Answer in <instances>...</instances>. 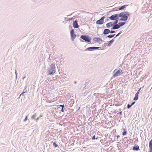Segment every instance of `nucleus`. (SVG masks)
<instances>
[{"label":"nucleus","instance_id":"f03ea898","mask_svg":"<svg viewBox=\"0 0 152 152\" xmlns=\"http://www.w3.org/2000/svg\"><path fill=\"white\" fill-rule=\"evenodd\" d=\"M130 15V13L128 12H121L119 14V17L125 19L124 21L127 20L128 16Z\"/></svg>","mask_w":152,"mask_h":152},{"label":"nucleus","instance_id":"c756f323","mask_svg":"<svg viewBox=\"0 0 152 152\" xmlns=\"http://www.w3.org/2000/svg\"><path fill=\"white\" fill-rule=\"evenodd\" d=\"M115 31L111 30V31H110V33L111 34H113L114 33H115Z\"/></svg>","mask_w":152,"mask_h":152},{"label":"nucleus","instance_id":"6e6552de","mask_svg":"<svg viewBox=\"0 0 152 152\" xmlns=\"http://www.w3.org/2000/svg\"><path fill=\"white\" fill-rule=\"evenodd\" d=\"M73 25L74 28H77L79 27L77 22L76 20H75L73 22Z\"/></svg>","mask_w":152,"mask_h":152},{"label":"nucleus","instance_id":"dca6fc26","mask_svg":"<svg viewBox=\"0 0 152 152\" xmlns=\"http://www.w3.org/2000/svg\"><path fill=\"white\" fill-rule=\"evenodd\" d=\"M71 35V37L72 40V41H73L74 39L76 38V35L75 34H73L72 35Z\"/></svg>","mask_w":152,"mask_h":152},{"label":"nucleus","instance_id":"c03bdc74","mask_svg":"<svg viewBox=\"0 0 152 152\" xmlns=\"http://www.w3.org/2000/svg\"><path fill=\"white\" fill-rule=\"evenodd\" d=\"M74 83L75 84H76V81H75Z\"/></svg>","mask_w":152,"mask_h":152},{"label":"nucleus","instance_id":"a211bd4d","mask_svg":"<svg viewBox=\"0 0 152 152\" xmlns=\"http://www.w3.org/2000/svg\"><path fill=\"white\" fill-rule=\"evenodd\" d=\"M125 23V22H121L119 23H118V24H119V26H120V27L121 26H123L124 25Z\"/></svg>","mask_w":152,"mask_h":152},{"label":"nucleus","instance_id":"7ed1b4c3","mask_svg":"<svg viewBox=\"0 0 152 152\" xmlns=\"http://www.w3.org/2000/svg\"><path fill=\"white\" fill-rule=\"evenodd\" d=\"M80 38L84 40L86 42H89L91 40V38L88 36L86 35H82L80 37Z\"/></svg>","mask_w":152,"mask_h":152},{"label":"nucleus","instance_id":"e433bc0d","mask_svg":"<svg viewBox=\"0 0 152 152\" xmlns=\"http://www.w3.org/2000/svg\"><path fill=\"white\" fill-rule=\"evenodd\" d=\"M120 137V136L119 135H117V138L118 139V138Z\"/></svg>","mask_w":152,"mask_h":152},{"label":"nucleus","instance_id":"412c9836","mask_svg":"<svg viewBox=\"0 0 152 152\" xmlns=\"http://www.w3.org/2000/svg\"><path fill=\"white\" fill-rule=\"evenodd\" d=\"M115 20L113 23V24H117V23L118 22V20Z\"/></svg>","mask_w":152,"mask_h":152},{"label":"nucleus","instance_id":"4468645a","mask_svg":"<svg viewBox=\"0 0 152 152\" xmlns=\"http://www.w3.org/2000/svg\"><path fill=\"white\" fill-rule=\"evenodd\" d=\"M133 149L134 151H138L139 149V146L138 145H134L133 147Z\"/></svg>","mask_w":152,"mask_h":152},{"label":"nucleus","instance_id":"f704fd0d","mask_svg":"<svg viewBox=\"0 0 152 152\" xmlns=\"http://www.w3.org/2000/svg\"><path fill=\"white\" fill-rule=\"evenodd\" d=\"M64 108H61V111L62 112H64Z\"/></svg>","mask_w":152,"mask_h":152},{"label":"nucleus","instance_id":"ddd939ff","mask_svg":"<svg viewBox=\"0 0 152 152\" xmlns=\"http://www.w3.org/2000/svg\"><path fill=\"white\" fill-rule=\"evenodd\" d=\"M94 41H96L97 42H98L99 41H104L102 40L101 38L99 37H95L94 38Z\"/></svg>","mask_w":152,"mask_h":152},{"label":"nucleus","instance_id":"f3484780","mask_svg":"<svg viewBox=\"0 0 152 152\" xmlns=\"http://www.w3.org/2000/svg\"><path fill=\"white\" fill-rule=\"evenodd\" d=\"M138 98V95L135 94V97L133 98V100L134 101L137 100Z\"/></svg>","mask_w":152,"mask_h":152},{"label":"nucleus","instance_id":"72a5a7b5","mask_svg":"<svg viewBox=\"0 0 152 152\" xmlns=\"http://www.w3.org/2000/svg\"><path fill=\"white\" fill-rule=\"evenodd\" d=\"M135 103V102H134L132 103L131 104V105L132 106L133 105H134Z\"/></svg>","mask_w":152,"mask_h":152},{"label":"nucleus","instance_id":"0eeeda50","mask_svg":"<svg viewBox=\"0 0 152 152\" xmlns=\"http://www.w3.org/2000/svg\"><path fill=\"white\" fill-rule=\"evenodd\" d=\"M99 47H89L86 48L85 50H93L96 49H98Z\"/></svg>","mask_w":152,"mask_h":152},{"label":"nucleus","instance_id":"c9c22d12","mask_svg":"<svg viewBox=\"0 0 152 152\" xmlns=\"http://www.w3.org/2000/svg\"><path fill=\"white\" fill-rule=\"evenodd\" d=\"M24 92L22 93L20 95V96H21V95H23L24 94Z\"/></svg>","mask_w":152,"mask_h":152},{"label":"nucleus","instance_id":"f8f14e48","mask_svg":"<svg viewBox=\"0 0 152 152\" xmlns=\"http://www.w3.org/2000/svg\"><path fill=\"white\" fill-rule=\"evenodd\" d=\"M113 23H112V22H110L107 23L106 25V26L107 28H110V26H113Z\"/></svg>","mask_w":152,"mask_h":152},{"label":"nucleus","instance_id":"37998d69","mask_svg":"<svg viewBox=\"0 0 152 152\" xmlns=\"http://www.w3.org/2000/svg\"><path fill=\"white\" fill-rule=\"evenodd\" d=\"M80 40L81 42H83V41L81 40L80 39Z\"/></svg>","mask_w":152,"mask_h":152},{"label":"nucleus","instance_id":"423d86ee","mask_svg":"<svg viewBox=\"0 0 152 152\" xmlns=\"http://www.w3.org/2000/svg\"><path fill=\"white\" fill-rule=\"evenodd\" d=\"M105 18L104 16L102 17L100 19L97 20L96 22V24L99 25H102L104 22V20Z\"/></svg>","mask_w":152,"mask_h":152},{"label":"nucleus","instance_id":"20e7f679","mask_svg":"<svg viewBox=\"0 0 152 152\" xmlns=\"http://www.w3.org/2000/svg\"><path fill=\"white\" fill-rule=\"evenodd\" d=\"M119 17V14H116L112 15L109 17V18L112 20H117Z\"/></svg>","mask_w":152,"mask_h":152},{"label":"nucleus","instance_id":"39448f33","mask_svg":"<svg viewBox=\"0 0 152 152\" xmlns=\"http://www.w3.org/2000/svg\"><path fill=\"white\" fill-rule=\"evenodd\" d=\"M122 72L121 70H115L113 72V76L114 77H116L120 75V73Z\"/></svg>","mask_w":152,"mask_h":152},{"label":"nucleus","instance_id":"f257e3e1","mask_svg":"<svg viewBox=\"0 0 152 152\" xmlns=\"http://www.w3.org/2000/svg\"><path fill=\"white\" fill-rule=\"evenodd\" d=\"M56 71L55 64L52 63L48 69L47 72L48 73V74L53 75L55 73Z\"/></svg>","mask_w":152,"mask_h":152},{"label":"nucleus","instance_id":"b1692460","mask_svg":"<svg viewBox=\"0 0 152 152\" xmlns=\"http://www.w3.org/2000/svg\"><path fill=\"white\" fill-rule=\"evenodd\" d=\"M132 106V105H130L129 104H128L127 105V108L128 109H129Z\"/></svg>","mask_w":152,"mask_h":152},{"label":"nucleus","instance_id":"79ce46f5","mask_svg":"<svg viewBox=\"0 0 152 152\" xmlns=\"http://www.w3.org/2000/svg\"><path fill=\"white\" fill-rule=\"evenodd\" d=\"M72 18H71L69 19V20H72Z\"/></svg>","mask_w":152,"mask_h":152},{"label":"nucleus","instance_id":"7c9ffc66","mask_svg":"<svg viewBox=\"0 0 152 152\" xmlns=\"http://www.w3.org/2000/svg\"><path fill=\"white\" fill-rule=\"evenodd\" d=\"M27 120V117L26 116V117L25 118V119H24V121H26Z\"/></svg>","mask_w":152,"mask_h":152},{"label":"nucleus","instance_id":"2f4dec72","mask_svg":"<svg viewBox=\"0 0 152 152\" xmlns=\"http://www.w3.org/2000/svg\"><path fill=\"white\" fill-rule=\"evenodd\" d=\"M125 19H124L123 18H121L119 20L120 21H124Z\"/></svg>","mask_w":152,"mask_h":152},{"label":"nucleus","instance_id":"393cba45","mask_svg":"<svg viewBox=\"0 0 152 152\" xmlns=\"http://www.w3.org/2000/svg\"><path fill=\"white\" fill-rule=\"evenodd\" d=\"M121 31L120 33H118V34H117L116 36H115V37L114 38H116V37H118V36H119L120 34H121Z\"/></svg>","mask_w":152,"mask_h":152},{"label":"nucleus","instance_id":"1a4fd4ad","mask_svg":"<svg viewBox=\"0 0 152 152\" xmlns=\"http://www.w3.org/2000/svg\"><path fill=\"white\" fill-rule=\"evenodd\" d=\"M113 27L111 28V29L112 30H115L117 29H118L120 28V26H119V24H113Z\"/></svg>","mask_w":152,"mask_h":152},{"label":"nucleus","instance_id":"2eb2a0df","mask_svg":"<svg viewBox=\"0 0 152 152\" xmlns=\"http://www.w3.org/2000/svg\"><path fill=\"white\" fill-rule=\"evenodd\" d=\"M114 39H112L111 40L109 41V42L108 43L107 45L108 46H110L114 42Z\"/></svg>","mask_w":152,"mask_h":152},{"label":"nucleus","instance_id":"a18cd8bd","mask_svg":"<svg viewBox=\"0 0 152 152\" xmlns=\"http://www.w3.org/2000/svg\"><path fill=\"white\" fill-rule=\"evenodd\" d=\"M16 79L17 78V75H16Z\"/></svg>","mask_w":152,"mask_h":152},{"label":"nucleus","instance_id":"cd10ccee","mask_svg":"<svg viewBox=\"0 0 152 152\" xmlns=\"http://www.w3.org/2000/svg\"><path fill=\"white\" fill-rule=\"evenodd\" d=\"M141 88H140L139 89L138 91H137V92L136 93V94H139V92H140V90H141Z\"/></svg>","mask_w":152,"mask_h":152},{"label":"nucleus","instance_id":"ea45409f","mask_svg":"<svg viewBox=\"0 0 152 152\" xmlns=\"http://www.w3.org/2000/svg\"><path fill=\"white\" fill-rule=\"evenodd\" d=\"M26 77L25 76L23 77L22 78L23 80L26 78Z\"/></svg>","mask_w":152,"mask_h":152},{"label":"nucleus","instance_id":"a878e982","mask_svg":"<svg viewBox=\"0 0 152 152\" xmlns=\"http://www.w3.org/2000/svg\"><path fill=\"white\" fill-rule=\"evenodd\" d=\"M36 117V114H35L34 115H33L32 117H31V118H32V119H34V118L35 117Z\"/></svg>","mask_w":152,"mask_h":152},{"label":"nucleus","instance_id":"5701e85b","mask_svg":"<svg viewBox=\"0 0 152 152\" xmlns=\"http://www.w3.org/2000/svg\"><path fill=\"white\" fill-rule=\"evenodd\" d=\"M53 145L55 147H56L58 146V145L55 142H53Z\"/></svg>","mask_w":152,"mask_h":152},{"label":"nucleus","instance_id":"473e14b6","mask_svg":"<svg viewBox=\"0 0 152 152\" xmlns=\"http://www.w3.org/2000/svg\"><path fill=\"white\" fill-rule=\"evenodd\" d=\"M59 106L61 107L62 108H64V105H60Z\"/></svg>","mask_w":152,"mask_h":152},{"label":"nucleus","instance_id":"9b49d317","mask_svg":"<svg viewBox=\"0 0 152 152\" xmlns=\"http://www.w3.org/2000/svg\"><path fill=\"white\" fill-rule=\"evenodd\" d=\"M149 147L150 151L148 152H152V139L149 142Z\"/></svg>","mask_w":152,"mask_h":152},{"label":"nucleus","instance_id":"4be33fe9","mask_svg":"<svg viewBox=\"0 0 152 152\" xmlns=\"http://www.w3.org/2000/svg\"><path fill=\"white\" fill-rule=\"evenodd\" d=\"M74 34V29H73L71 31L70 34L71 35H72Z\"/></svg>","mask_w":152,"mask_h":152},{"label":"nucleus","instance_id":"aec40b11","mask_svg":"<svg viewBox=\"0 0 152 152\" xmlns=\"http://www.w3.org/2000/svg\"><path fill=\"white\" fill-rule=\"evenodd\" d=\"M115 35V34H112V35H109L108 36H106L109 38H112Z\"/></svg>","mask_w":152,"mask_h":152},{"label":"nucleus","instance_id":"c85d7f7f","mask_svg":"<svg viewBox=\"0 0 152 152\" xmlns=\"http://www.w3.org/2000/svg\"><path fill=\"white\" fill-rule=\"evenodd\" d=\"M97 139V138H95V135H94L92 137V140H94V139Z\"/></svg>","mask_w":152,"mask_h":152},{"label":"nucleus","instance_id":"58836bf2","mask_svg":"<svg viewBox=\"0 0 152 152\" xmlns=\"http://www.w3.org/2000/svg\"><path fill=\"white\" fill-rule=\"evenodd\" d=\"M122 113V111H121L119 113H118L120 114V115H121Z\"/></svg>","mask_w":152,"mask_h":152},{"label":"nucleus","instance_id":"bb28decb","mask_svg":"<svg viewBox=\"0 0 152 152\" xmlns=\"http://www.w3.org/2000/svg\"><path fill=\"white\" fill-rule=\"evenodd\" d=\"M126 133H127L126 132V131H125L123 133H122V135H124V136L125 135H126Z\"/></svg>","mask_w":152,"mask_h":152},{"label":"nucleus","instance_id":"a19ab883","mask_svg":"<svg viewBox=\"0 0 152 152\" xmlns=\"http://www.w3.org/2000/svg\"><path fill=\"white\" fill-rule=\"evenodd\" d=\"M15 74L16 75H17V72H16V70H15Z\"/></svg>","mask_w":152,"mask_h":152},{"label":"nucleus","instance_id":"4c0bfd02","mask_svg":"<svg viewBox=\"0 0 152 152\" xmlns=\"http://www.w3.org/2000/svg\"><path fill=\"white\" fill-rule=\"evenodd\" d=\"M39 117H38L36 119V121H37L39 119Z\"/></svg>","mask_w":152,"mask_h":152},{"label":"nucleus","instance_id":"9d476101","mask_svg":"<svg viewBox=\"0 0 152 152\" xmlns=\"http://www.w3.org/2000/svg\"><path fill=\"white\" fill-rule=\"evenodd\" d=\"M110 32V31L109 29L107 28L105 29L103 32V34L104 35H107Z\"/></svg>","mask_w":152,"mask_h":152},{"label":"nucleus","instance_id":"6ab92c4d","mask_svg":"<svg viewBox=\"0 0 152 152\" xmlns=\"http://www.w3.org/2000/svg\"><path fill=\"white\" fill-rule=\"evenodd\" d=\"M126 6V5H123V6H121L118 9V10H123L124 8H125Z\"/></svg>","mask_w":152,"mask_h":152}]
</instances>
